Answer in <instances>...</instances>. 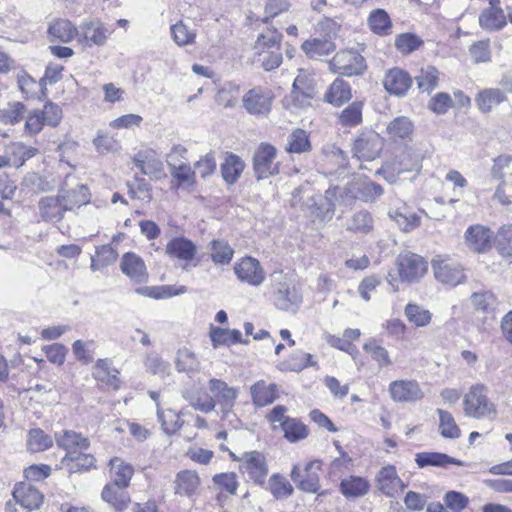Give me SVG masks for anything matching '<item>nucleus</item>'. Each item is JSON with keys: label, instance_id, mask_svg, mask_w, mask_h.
<instances>
[{"label": "nucleus", "instance_id": "5fc2aeb1", "mask_svg": "<svg viewBox=\"0 0 512 512\" xmlns=\"http://www.w3.org/2000/svg\"><path fill=\"white\" fill-rule=\"evenodd\" d=\"M211 259L215 264H229L233 258L234 251L231 246L223 240H213L211 243Z\"/></svg>", "mask_w": 512, "mask_h": 512}, {"label": "nucleus", "instance_id": "680f3d73", "mask_svg": "<svg viewBox=\"0 0 512 512\" xmlns=\"http://www.w3.org/2000/svg\"><path fill=\"white\" fill-rule=\"evenodd\" d=\"M405 315L409 322L417 327L426 326L431 321V313L417 304H408Z\"/></svg>", "mask_w": 512, "mask_h": 512}, {"label": "nucleus", "instance_id": "a878e982", "mask_svg": "<svg viewBox=\"0 0 512 512\" xmlns=\"http://www.w3.org/2000/svg\"><path fill=\"white\" fill-rule=\"evenodd\" d=\"M500 3H494L489 8L483 10L479 16V24L482 28L489 31L502 29L506 24V16L500 8Z\"/></svg>", "mask_w": 512, "mask_h": 512}, {"label": "nucleus", "instance_id": "7ed1b4c3", "mask_svg": "<svg viewBox=\"0 0 512 512\" xmlns=\"http://www.w3.org/2000/svg\"><path fill=\"white\" fill-rule=\"evenodd\" d=\"M277 149L266 142L256 148L253 155V170L257 180H264L279 173V163L276 162Z\"/></svg>", "mask_w": 512, "mask_h": 512}, {"label": "nucleus", "instance_id": "dca6fc26", "mask_svg": "<svg viewBox=\"0 0 512 512\" xmlns=\"http://www.w3.org/2000/svg\"><path fill=\"white\" fill-rule=\"evenodd\" d=\"M209 388L213 393L215 404L221 406V412L226 415L233 408L237 398L238 391L233 387H229L226 382L220 379H211Z\"/></svg>", "mask_w": 512, "mask_h": 512}, {"label": "nucleus", "instance_id": "13d9d810", "mask_svg": "<svg viewBox=\"0 0 512 512\" xmlns=\"http://www.w3.org/2000/svg\"><path fill=\"white\" fill-rule=\"evenodd\" d=\"M255 56L257 57L255 58V61L260 63L261 67L265 71H272L278 68L283 61L281 49L255 51Z\"/></svg>", "mask_w": 512, "mask_h": 512}, {"label": "nucleus", "instance_id": "37998d69", "mask_svg": "<svg viewBox=\"0 0 512 512\" xmlns=\"http://www.w3.org/2000/svg\"><path fill=\"white\" fill-rule=\"evenodd\" d=\"M26 113L27 108L22 102H8L0 109V122L5 125H16L25 118Z\"/></svg>", "mask_w": 512, "mask_h": 512}, {"label": "nucleus", "instance_id": "ea45409f", "mask_svg": "<svg viewBox=\"0 0 512 512\" xmlns=\"http://www.w3.org/2000/svg\"><path fill=\"white\" fill-rule=\"evenodd\" d=\"M301 48L311 59L330 55L336 50V46L332 41L319 38L306 40L303 42Z\"/></svg>", "mask_w": 512, "mask_h": 512}, {"label": "nucleus", "instance_id": "3c124183", "mask_svg": "<svg viewBox=\"0 0 512 512\" xmlns=\"http://www.w3.org/2000/svg\"><path fill=\"white\" fill-rule=\"evenodd\" d=\"M284 437L291 443L298 442L308 436L307 426L296 418H285L282 422Z\"/></svg>", "mask_w": 512, "mask_h": 512}, {"label": "nucleus", "instance_id": "6e6552de", "mask_svg": "<svg viewBox=\"0 0 512 512\" xmlns=\"http://www.w3.org/2000/svg\"><path fill=\"white\" fill-rule=\"evenodd\" d=\"M272 100L273 95L268 88L257 86L244 94L242 103L247 113L255 116H265L271 110Z\"/></svg>", "mask_w": 512, "mask_h": 512}, {"label": "nucleus", "instance_id": "2eb2a0df", "mask_svg": "<svg viewBox=\"0 0 512 512\" xmlns=\"http://www.w3.org/2000/svg\"><path fill=\"white\" fill-rule=\"evenodd\" d=\"M412 85V78L402 69L392 68L388 70L383 79L385 90L398 97L406 95Z\"/></svg>", "mask_w": 512, "mask_h": 512}, {"label": "nucleus", "instance_id": "7c9ffc66", "mask_svg": "<svg viewBox=\"0 0 512 512\" xmlns=\"http://www.w3.org/2000/svg\"><path fill=\"white\" fill-rule=\"evenodd\" d=\"M126 487H119L111 482L105 485L102 491V499L111 504L116 510L123 511L130 503V497L124 490Z\"/></svg>", "mask_w": 512, "mask_h": 512}, {"label": "nucleus", "instance_id": "79ce46f5", "mask_svg": "<svg viewBox=\"0 0 512 512\" xmlns=\"http://www.w3.org/2000/svg\"><path fill=\"white\" fill-rule=\"evenodd\" d=\"M282 39L283 35L276 28H267L257 36L254 50H280Z\"/></svg>", "mask_w": 512, "mask_h": 512}, {"label": "nucleus", "instance_id": "f3484780", "mask_svg": "<svg viewBox=\"0 0 512 512\" xmlns=\"http://www.w3.org/2000/svg\"><path fill=\"white\" fill-rule=\"evenodd\" d=\"M492 231L483 225H472L465 232V243L468 248L477 253H483L490 249Z\"/></svg>", "mask_w": 512, "mask_h": 512}, {"label": "nucleus", "instance_id": "39448f33", "mask_svg": "<svg viewBox=\"0 0 512 512\" xmlns=\"http://www.w3.org/2000/svg\"><path fill=\"white\" fill-rule=\"evenodd\" d=\"M334 73L345 76L361 75L366 70L364 57L356 51L342 50L335 54L329 62Z\"/></svg>", "mask_w": 512, "mask_h": 512}, {"label": "nucleus", "instance_id": "b1692460", "mask_svg": "<svg viewBox=\"0 0 512 512\" xmlns=\"http://www.w3.org/2000/svg\"><path fill=\"white\" fill-rule=\"evenodd\" d=\"M507 100L505 91L499 88H486L475 97L477 108L482 113H490L493 108Z\"/></svg>", "mask_w": 512, "mask_h": 512}, {"label": "nucleus", "instance_id": "c03bdc74", "mask_svg": "<svg viewBox=\"0 0 512 512\" xmlns=\"http://www.w3.org/2000/svg\"><path fill=\"white\" fill-rule=\"evenodd\" d=\"M48 33L55 40L68 43L78 34V31L69 20L58 19L49 26Z\"/></svg>", "mask_w": 512, "mask_h": 512}, {"label": "nucleus", "instance_id": "f03ea898", "mask_svg": "<svg viewBox=\"0 0 512 512\" xmlns=\"http://www.w3.org/2000/svg\"><path fill=\"white\" fill-rule=\"evenodd\" d=\"M463 405L465 415L471 418L493 419L497 414L496 406L488 398L484 385L472 386L464 396Z\"/></svg>", "mask_w": 512, "mask_h": 512}, {"label": "nucleus", "instance_id": "412c9836", "mask_svg": "<svg viewBox=\"0 0 512 512\" xmlns=\"http://www.w3.org/2000/svg\"><path fill=\"white\" fill-rule=\"evenodd\" d=\"M251 398L257 407H265L272 404L278 398V386L275 383H267L258 380L250 388Z\"/></svg>", "mask_w": 512, "mask_h": 512}, {"label": "nucleus", "instance_id": "2f4dec72", "mask_svg": "<svg viewBox=\"0 0 512 512\" xmlns=\"http://www.w3.org/2000/svg\"><path fill=\"white\" fill-rule=\"evenodd\" d=\"M352 97L351 87L343 79L337 78L325 93V100L334 106H341Z\"/></svg>", "mask_w": 512, "mask_h": 512}, {"label": "nucleus", "instance_id": "8fccbe9b", "mask_svg": "<svg viewBox=\"0 0 512 512\" xmlns=\"http://www.w3.org/2000/svg\"><path fill=\"white\" fill-rule=\"evenodd\" d=\"M439 415V431L442 437L457 439L461 436V430L455 422L453 415L443 409H437Z\"/></svg>", "mask_w": 512, "mask_h": 512}, {"label": "nucleus", "instance_id": "69168bd1", "mask_svg": "<svg viewBox=\"0 0 512 512\" xmlns=\"http://www.w3.org/2000/svg\"><path fill=\"white\" fill-rule=\"evenodd\" d=\"M175 364L179 372L195 371L199 366V362L195 354L186 348L180 349L177 352Z\"/></svg>", "mask_w": 512, "mask_h": 512}, {"label": "nucleus", "instance_id": "ddd939ff", "mask_svg": "<svg viewBox=\"0 0 512 512\" xmlns=\"http://www.w3.org/2000/svg\"><path fill=\"white\" fill-rule=\"evenodd\" d=\"M378 490L387 497H396L405 485L392 465L381 468L376 476Z\"/></svg>", "mask_w": 512, "mask_h": 512}, {"label": "nucleus", "instance_id": "de8ad7c7", "mask_svg": "<svg viewBox=\"0 0 512 512\" xmlns=\"http://www.w3.org/2000/svg\"><path fill=\"white\" fill-rule=\"evenodd\" d=\"M62 464L68 468L70 473L88 471L95 466V457L92 454L79 453L77 456L67 454L62 459Z\"/></svg>", "mask_w": 512, "mask_h": 512}, {"label": "nucleus", "instance_id": "e2e57ef3", "mask_svg": "<svg viewBox=\"0 0 512 512\" xmlns=\"http://www.w3.org/2000/svg\"><path fill=\"white\" fill-rule=\"evenodd\" d=\"M144 365L148 372L162 377L167 375L170 369V364L164 361L156 352H150L146 355Z\"/></svg>", "mask_w": 512, "mask_h": 512}, {"label": "nucleus", "instance_id": "4d7b16f0", "mask_svg": "<svg viewBox=\"0 0 512 512\" xmlns=\"http://www.w3.org/2000/svg\"><path fill=\"white\" fill-rule=\"evenodd\" d=\"M269 489L276 499H285L293 494L291 483L280 474H273L269 479Z\"/></svg>", "mask_w": 512, "mask_h": 512}, {"label": "nucleus", "instance_id": "9b49d317", "mask_svg": "<svg viewBox=\"0 0 512 512\" xmlns=\"http://www.w3.org/2000/svg\"><path fill=\"white\" fill-rule=\"evenodd\" d=\"M234 273L241 282L258 287L265 280V272L260 262L247 256L238 261L234 266Z\"/></svg>", "mask_w": 512, "mask_h": 512}, {"label": "nucleus", "instance_id": "4be33fe9", "mask_svg": "<svg viewBox=\"0 0 512 512\" xmlns=\"http://www.w3.org/2000/svg\"><path fill=\"white\" fill-rule=\"evenodd\" d=\"M39 211L43 220L47 222H58L67 211L61 196H47L39 201Z\"/></svg>", "mask_w": 512, "mask_h": 512}, {"label": "nucleus", "instance_id": "4468645a", "mask_svg": "<svg viewBox=\"0 0 512 512\" xmlns=\"http://www.w3.org/2000/svg\"><path fill=\"white\" fill-rule=\"evenodd\" d=\"M182 397L195 409L203 413H209L215 409V400L210 396L200 383L182 390Z\"/></svg>", "mask_w": 512, "mask_h": 512}, {"label": "nucleus", "instance_id": "6e6d98bb", "mask_svg": "<svg viewBox=\"0 0 512 512\" xmlns=\"http://www.w3.org/2000/svg\"><path fill=\"white\" fill-rule=\"evenodd\" d=\"M495 244L503 257L512 258V224H505L499 228Z\"/></svg>", "mask_w": 512, "mask_h": 512}, {"label": "nucleus", "instance_id": "cd10ccee", "mask_svg": "<svg viewBox=\"0 0 512 512\" xmlns=\"http://www.w3.org/2000/svg\"><path fill=\"white\" fill-rule=\"evenodd\" d=\"M120 372L116 369L109 359H98L93 370V376L96 380L107 385L118 388L120 385Z\"/></svg>", "mask_w": 512, "mask_h": 512}, {"label": "nucleus", "instance_id": "423d86ee", "mask_svg": "<svg viewBox=\"0 0 512 512\" xmlns=\"http://www.w3.org/2000/svg\"><path fill=\"white\" fill-rule=\"evenodd\" d=\"M383 148V139L374 132H363L354 140L352 153L359 160L372 161L376 159Z\"/></svg>", "mask_w": 512, "mask_h": 512}, {"label": "nucleus", "instance_id": "603ef678", "mask_svg": "<svg viewBox=\"0 0 512 512\" xmlns=\"http://www.w3.org/2000/svg\"><path fill=\"white\" fill-rule=\"evenodd\" d=\"M311 150L309 135L303 129H295L287 138L286 151L289 153H305Z\"/></svg>", "mask_w": 512, "mask_h": 512}, {"label": "nucleus", "instance_id": "338daca9", "mask_svg": "<svg viewBox=\"0 0 512 512\" xmlns=\"http://www.w3.org/2000/svg\"><path fill=\"white\" fill-rule=\"evenodd\" d=\"M95 346V342L93 340L89 341H82V340H76L72 344V352L75 356V358L84 363L89 364L93 362V348Z\"/></svg>", "mask_w": 512, "mask_h": 512}, {"label": "nucleus", "instance_id": "e433bc0d", "mask_svg": "<svg viewBox=\"0 0 512 512\" xmlns=\"http://www.w3.org/2000/svg\"><path fill=\"white\" fill-rule=\"evenodd\" d=\"M133 162L143 175L159 178L163 173L162 162L149 153L139 152Z\"/></svg>", "mask_w": 512, "mask_h": 512}, {"label": "nucleus", "instance_id": "20e7f679", "mask_svg": "<svg viewBox=\"0 0 512 512\" xmlns=\"http://www.w3.org/2000/svg\"><path fill=\"white\" fill-rule=\"evenodd\" d=\"M435 278L442 284L456 286L466 279L462 266L455 260L438 255L432 259Z\"/></svg>", "mask_w": 512, "mask_h": 512}, {"label": "nucleus", "instance_id": "49530a36", "mask_svg": "<svg viewBox=\"0 0 512 512\" xmlns=\"http://www.w3.org/2000/svg\"><path fill=\"white\" fill-rule=\"evenodd\" d=\"M210 337L214 348L221 345L229 346L236 343H248L247 341H242L241 332L236 329L231 330L215 327L211 329Z\"/></svg>", "mask_w": 512, "mask_h": 512}, {"label": "nucleus", "instance_id": "a18cd8bd", "mask_svg": "<svg viewBox=\"0 0 512 512\" xmlns=\"http://www.w3.org/2000/svg\"><path fill=\"white\" fill-rule=\"evenodd\" d=\"M439 75L440 72L434 66L421 68L419 74L415 76L419 90L430 94L438 86Z\"/></svg>", "mask_w": 512, "mask_h": 512}, {"label": "nucleus", "instance_id": "052dcab7", "mask_svg": "<svg viewBox=\"0 0 512 512\" xmlns=\"http://www.w3.org/2000/svg\"><path fill=\"white\" fill-rule=\"evenodd\" d=\"M171 36L174 42L178 46H186L193 44L195 42L196 33L194 30H191L186 24L182 21L174 24L170 28Z\"/></svg>", "mask_w": 512, "mask_h": 512}, {"label": "nucleus", "instance_id": "72a5a7b5", "mask_svg": "<svg viewBox=\"0 0 512 512\" xmlns=\"http://www.w3.org/2000/svg\"><path fill=\"white\" fill-rule=\"evenodd\" d=\"M36 152V148L28 147L20 142L11 143L5 149V154L10 166L16 168L21 167L25 161L32 158Z\"/></svg>", "mask_w": 512, "mask_h": 512}, {"label": "nucleus", "instance_id": "1a4fd4ad", "mask_svg": "<svg viewBox=\"0 0 512 512\" xmlns=\"http://www.w3.org/2000/svg\"><path fill=\"white\" fill-rule=\"evenodd\" d=\"M240 469L259 485L265 483L268 465L265 456L258 451L245 452L239 459Z\"/></svg>", "mask_w": 512, "mask_h": 512}, {"label": "nucleus", "instance_id": "c756f323", "mask_svg": "<svg viewBox=\"0 0 512 512\" xmlns=\"http://www.w3.org/2000/svg\"><path fill=\"white\" fill-rule=\"evenodd\" d=\"M367 24L370 30L378 36H387L392 33V21L384 9H374L370 12Z\"/></svg>", "mask_w": 512, "mask_h": 512}, {"label": "nucleus", "instance_id": "473e14b6", "mask_svg": "<svg viewBox=\"0 0 512 512\" xmlns=\"http://www.w3.org/2000/svg\"><path fill=\"white\" fill-rule=\"evenodd\" d=\"M81 33L89 45L102 46L111 32L102 23L91 21L81 26Z\"/></svg>", "mask_w": 512, "mask_h": 512}, {"label": "nucleus", "instance_id": "864d4df0", "mask_svg": "<svg viewBox=\"0 0 512 512\" xmlns=\"http://www.w3.org/2000/svg\"><path fill=\"white\" fill-rule=\"evenodd\" d=\"M187 291L188 288L184 285H161L141 289V292L144 295L154 299H167L173 296L185 294Z\"/></svg>", "mask_w": 512, "mask_h": 512}, {"label": "nucleus", "instance_id": "0e129e2a", "mask_svg": "<svg viewBox=\"0 0 512 512\" xmlns=\"http://www.w3.org/2000/svg\"><path fill=\"white\" fill-rule=\"evenodd\" d=\"M347 227L349 230L367 234L373 228V218L369 212H357L352 216Z\"/></svg>", "mask_w": 512, "mask_h": 512}, {"label": "nucleus", "instance_id": "f8f14e48", "mask_svg": "<svg viewBox=\"0 0 512 512\" xmlns=\"http://www.w3.org/2000/svg\"><path fill=\"white\" fill-rule=\"evenodd\" d=\"M391 398L395 402H415L424 397V393L415 380H395L389 385Z\"/></svg>", "mask_w": 512, "mask_h": 512}, {"label": "nucleus", "instance_id": "9d476101", "mask_svg": "<svg viewBox=\"0 0 512 512\" xmlns=\"http://www.w3.org/2000/svg\"><path fill=\"white\" fill-rule=\"evenodd\" d=\"M321 470L320 461H311L305 466V474L302 475L299 466L295 465L291 471V479L297 487L304 492L318 493L320 489L319 472Z\"/></svg>", "mask_w": 512, "mask_h": 512}, {"label": "nucleus", "instance_id": "a19ab883", "mask_svg": "<svg viewBox=\"0 0 512 512\" xmlns=\"http://www.w3.org/2000/svg\"><path fill=\"white\" fill-rule=\"evenodd\" d=\"M387 134L393 140L407 139L414 131L413 122L406 116H398L387 125Z\"/></svg>", "mask_w": 512, "mask_h": 512}, {"label": "nucleus", "instance_id": "f704fd0d", "mask_svg": "<svg viewBox=\"0 0 512 512\" xmlns=\"http://www.w3.org/2000/svg\"><path fill=\"white\" fill-rule=\"evenodd\" d=\"M166 252L172 257L190 261L196 254V247L192 241L186 238H175L167 244Z\"/></svg>", "mask_w": 512, "mask_h": 512}, {"label": "nucleus", "instance_id": "6ab92c4d", "mask_svg": "<svg viewBox=\"0 0 512 512\" xmlns=\"http://www.w3.org/2000/svg\"><path fill=\"white\" fill-rule=\"evenodd\" d=\"M200 488V478L195 471H179L174 480V493L181 497H192Z\"/></svg>", "mask_w": 512, "mask_h": 512}, {"label": "nucleus", "instance_id": "aec40b11", "mask_svg": "<svg viewBox=\"0 0 512 512\" xmlns=\"http://www.w3.org/2000/svg\"><path fill=\"white\" fill-rule=\"evenodd\" d=\"M13 497L28 510L38 509L43 501L41 492L29 483H19L13 490Z\"/></svg>", "mask_w": 512, "mask_h": 512}, {"label": "nucleus", "instance_id": "774afa93", "mask_svg": "<svg viewBox=\"0 0 512 512\" xmlns=\"http://www.w3.org/2000/svg\"><path fill=\"white\" fill-rule=\"evenodd\" d=\"M422 44L423 41L412 33L400 34L395 39V47L402 54H409L417 50Z\"/></svg>", "mask_w": 512, "mask_h": 512}, {"label": "nucleus", "instance_id": "a211bd4d", "mask_svg": "<svg viewBox=\"0 0 512 512\" xmlns=\"http://www.w3.org/2000/svg\"><path fill=\"white\" fill-rule=\"evenodd\" d=\"M371 488L369 480L362 476L349 475L341 479L340 493L348 500L366 496Z\"/></svg>", "mask_w": 512, "mask_h": 512}, {"label": "nucleus", "instance_id": "bb28decb", "mask_svg": "<svg viewBox=\"0 0 512 512\" xmlns=\"http://www.w3.org/2000/svg\"><path fill=\"white\" fill-rule=\"evenodd\" d=\"M353 197L363 201H374L383 194L382 187L370 180H357L349 185Z\"/></svg>", "mask_w": 512, "mask_h": 512}, {"label": "nucleus", "instance_id": "58836bf2", "mask_svg": "<svg viewBox=\"0 0 512 512\" xmlns=\"http://www.w3.org/2000/svg\"><path fill=\"white\" fill-rule=\"evenodd\" d=\"M245 168L244 161L234 153H227L225 162L221 164V173L225 182L235 183Z\"/></svg>", "mask_w": 512, "mask_h": 512}, {"label": "nucleus", "instance_id": "f257e3e1", "mask_svg": "<svg viewBox=\"0 0 512 512\" xmlns=\"http://www.w3.org/2000/svg\"><path fill=\"white\" fill-rule=\"evenodd\" d=\"M274 304L279 310L296 312L302 303V294L294 277L282 271L270 275Z\"/></svg>", "mask_w": 512, "mask_h": 512}, {"label": "nucleus", "instance_id": "bf43d9fd", "mask_svg": "<svg viewBox=\"0 0 512 512\" xmlns=\"http://www.w3.org/2000/svg\"><path fill=\"white\" fill-rule=\"evenodd\" d=\"M293 92L306 98H313L315 94L314 79L303 70H300L293 82Z\"/></svg>", "mask_w": 512, "mask_h": 512}, {"label": "nucleus", "instance_id": "09e8293b", "mask_svg": "<svg viewBox=\"0 0 512 512\" xmlns=\"http://www.w3.org/2000/svg\"><path fill=\"white\" fill-rule=\"evenodd\" d=\"M53 445V439L40 428L29 430L27 435V448L31 452H42Z\"/></svg>", "mask_w": 512, "mask_h": 512}, {"label": "nucleus", "instance_id": "5701e85b", "mask_svg": "<svg viewBox=\"0 0 512 512\" xmlns=\"http://www.w3.org/2000/svg\"><path fill=\"white\" fill-rule=\"evenodd\" d=\"M55 441L59 447L70 453H75L77 449L86 450L90 445L87 437L73 430L55 432Z\"/></svg>", "mask_w": 512, "mask_h": 512}, {"label": "nucleus", "instance_id": "c9c22d12", "mask_svg": "<svg viewBox=\"0 0 512 512\" xmlns=\"http://www.w3.org/2000/svg\"><path fill=\"white\" fill-rule=\"evenodd\" d=\"M415 461L419 467L425 466H436V467H446L448 464H454L458 466H462L463 462L448 456L444 453L438 452H421L416 454Z\"/></svg>", "mask_w": 512, "mask_h": 512}, {"label": "nucleus", "instance_id": "393cba45", "mask_svg": "<svg viewBox=\"0 0 512 512\" xmlns=\"http://www.w3.org/2000/svg\"><path fill=\"white\" fill-rule=\"evenodd\" d=\"M121 270L136 282H143L147 278L144 261L134 253H126L121 260Z\"/></svg>", "mask_w": 512, "mask_h": 512}, {"label": "nucleus", "instance_id": "4c0bfd02", "mask_svg": "<svg viewBox=\"0 0 512 512\" xmlns=\"http://www.w3.org/2000/svg\"><path fill=\"white\" fill-rule=\"evenodd\" d=\"M112 482L119 487H128L134 474L130 464L125 463L121 458L115 457L110 460Z\"/></svg>", "mask_w": 512, "mask_h": 512}, {"label": "nucleus", "instance_id": "0eeeda50", "mask_svg": "<svg viewBox=\"0 0 512 512\" xmlns=\"http://www.w3.org/2000/svg\"><path fill=\"white\" fill-rule=\"evenodd\" d=\"M398 274L403 282H415L427 271V262L419 255L405 252L397 258Z\"/></svg>", "mask_w": 512, "mask_h": 512}, {"label": "nucleus", "instance_id": "c85d7f7f", "mask_svg": "<svg viewBox=\"0 0 512 512\" xmlns=\"http://www.w3.org/2000/svg\"><path fill=\"white\" fill-rule=\"evenodd\" d=\"M67 211L79 208L90 202V193L87 186L78 184L75 189L61 190L60 194Z\"/></svg>", "mask_w": 512, "mask_h": 512}]
</instances>
